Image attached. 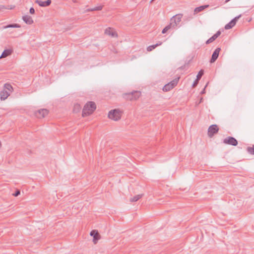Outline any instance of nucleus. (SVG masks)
<instances>
[{
	"label": "nucleus",
	"mask_w": 254,
	"mask_h": 254,
	"mask_svg": "<svg viewBox=\"0 0 254 254\" xmlns=\"http://www.w3.org/2000/svg\"><path fill=\"white\" fill-rule=\"evenodd\" d=\"M223 143L233 146H236L238 144V141L236 139L232 136H228L223 139Z\"/></svg>",
	"instance_id": "nucleus-7"
},
{
	"label": "nucleus",
	"mask_w": 254,
	"mask_h": 254,
	"mask_svg": "<svg viewBox=\"0 0 254 254\" xmlns=\"http://www.w3.org/2000/svg\"><path fill=\"white\" fill-rule=\"evenodd\" d=\"M72 1L74 3H78V0H72Z\"/></svg>",
	"instance_id": "nucleus-35"
},
{
	"label": "nucleus",
	"mask_w": 254,
	"mask_h": 254,
	"mask_svg": "<svg viewBox=\"0 0 254 254\" xmlns=\"http://www.w3.org/2000/svg\"><path fill=\"white\" fill-rule=\"evenodd\" d=\"M179 79H180V77L176 78L174 79V80H173L172 81H171L170 82H169V84H171L173 88L175 86L177 85V84H178V82L179 81Z\"/></svg>",
	"instance_id": "nucleus-22"
},
{
	"label": "nucleus",
	"mask_w": 254,
	"mask_h": 254,
	"mask_svg": "<svg viewBox=\"0 0 254 254\" xmlns=\"http://www.w3.org/2000/svg\"><path fill=\"white\" fill-rule=\"evenodd\" d=\"M102 8H103V6L100 5V6L95 7L94 8H93V11L101 10L102 9Z\"/></svg>",
	"instance_id": "nucleus-29"
},
{
	"label": "nucleus",
	"mask_w": 254,
	"mask_h": 254,
	"mask_svg": "<svg viewBox=\"0 0 254 254\" xmlns=\"http://www.w3.org/2000/svg\"><path fill=\"white\" fill-rule=\"evenodd\" d=\"M96 104L92 101L87 102L82 110V116L85 117L91 115L96 110Z\"/></svg>",
	"instance_id": "nucleus-1"
},
{
	"label": "nucleus",
	"mask_w": 254,
	"mask_h": 254,
	"mask_svg": "<svg viewBox=\"0 0 254 254\" xmlns=\"http://www.w3.org/2000/svg\"><path fill=\"white\" fill-rule=\"evenodd\" d=\"M141 95V92L139 91H133L131 92L123 94V97L127 100H135Z\"/></svg>",
	"instance_id": "nucleus-2"
},
{
	"label": "nucleus",
	"mask_w": 254,
	"mask_h": 254,
	"mask_svg": "<svg viewBox=\"0 0 254 254\" xmlns=\"http://www.w3.org/2000/svg\"><path fill=\"white\" fill-rule=\"evenodd\" d=\"M203 101V98L202 97H201L200 99V100H199V102L198 103V104L201 103Z\"/></svg>",
	"instance_id": "nucleus-36"
},
{
	"label": "nucleus",
	"mask_w": 254,
	"mask_h": 254,
	"mask_svg": "<svg viewBox=\"0 0 254 254\" xmlns=\"http://www.w3.org/2000/svg\"><path fill=\"white\" fill-rule=\"evenodd\" d=\"M22 19L27 24L31 25L34 22L32 17L28 15L23 16Z\"/></svg>",
	"instance_id": "nucleus-14"
},
{
	"label": "nucleus",
	"mask_w": 254,
	"mask_h": 254,
	"mask_svg": "<svg viewBox=\"0 0 254 254\" xmlns=\"http://www.w3.org/2000/svg\"><path fill=\"white\" fill-rule=\"evenodd\" d=\"M80 108V106L79 104H76L74 106L73 111L75 112V110L77 109V111H78Z\"/></svg>",
	"instance_id": "nucleus-27"
},
{
	"label": "nucleus",
	"mask_w": 254,
	"mask_h": 254,
	"mask_svg": "<svg viewBox=\"0 0 254 254\" xmlns=\"http://www.w3.org/2000/svg\"><path fill=\"white\" fill-rule=\"evenodd\" d=\"M10 95V93L6 90H3L0 92V97L1 100H4Z\"/></svg>",
	"instance_id": "nucleus-15"
},
{
	"label": "nucleus",
	"mask_w": 254,
	"mask_h": 254,
	"mask_svg": "<svg viewBox=\"0 0 254 254\" xmlns=\"http://www.w3.org/2000/svg\"><path fill=\"white\" fill-rule=\"evenodd\" d=\"M121 116V112L119 109L112 110L108 113L109 118L115 121L120 120Z\"/></svg>",
	"instance_id": "nucleus-3"
},
{
	"label": "nucleus",
	"mask_w": 254,
	"mask_h": 254,
	"mask_svg": "<svg viewBox=\"0 0 254 254\" xmlns=\"http://www.w3.org/2000/svg\"><path fill=\"white\" fill-rule=\"evenodd\" d=\"M247 151L249 154L254 155V145H253L252 147H248L247 148Z\"/></svg>",
	"instance_id": "nucleus-24"
},
{
	"label": "nucleus",
	"mask_w": 254,
	"mask_h": 254,
	"mask_svg": "<svg viewBox=\"0 0 254 254\" xmlns=\"http://www.w3.org/2000/svg\"><path fill=\"white\" fill-rule=\"evenodd\" d=\"M11 53H12V51L11 50H9V49L4 50L3 51V52H2L1 55L0 56V58H5L7 56L11 55Z\"/></svg>",
	"instance_id": "nucleus-16"
},
{
	"label": "nucleus",
	"mask_w": 254,
	"mask_h": 254,
	"mask_svg": "<svg viewBox=\"0 0 254 254\" xmlns=\"http://www.w3.org/2000/svg\"><path fill=\"white\" fill-rule=\"evenodd\" d=\"M220 51H221L220 48H217L215 49V50L213 52V53L212 55V56H211V58L210 60V63H213L216 61V60L217 59V58L219 56V54Z\"/></svg>",
	"instance_id": "nucleus-10"
},
{
	"label": "nucleus",
	"mask_w": 254,
	"mask_h": 254,
	"mask_svg": "<svg viewBox=\"0 0 254 254\" xmlns=\"http://www.w3.org/2000/svg\"><path fill=\"white\" fill-rule=\"evenodd\" d=\"M20 194V190H16L14 193L12 195L14 196H18Z\"/></svg>",
	"instance_id": "nucleus-28"
},
{
	"label": "nucleus",
	"mask_w": 254,
	"mask_h": 254,
	"mask_svg": "<svg viewBox=\"0 0 254 254\" xmlns=\"http://www.w3.org/2000/svg\"><path fill=\"white\" fill-rule=\"evenodd\" d=\"M207 86V84L205 85L204 88L202 90V91H201L200 93L201 94H204L205 93V88Z\"/></svg>",
	"instance_id": "nucleus-32"
},
{
	"label": "nucleus",
	"mask_w": 254,
	"mask_h": 254,
	"mask_svg": "<svg viewBox=\"0 0 254 254\" xmlns=\"http://www.w3.org/2000/svg\"><path fill=\"white\" fill-rule=\"evenodd\" d=\"M219 128L216 125H211L208 129V135L210 137H212L214 134L218 132Z\"/></svg>",
	"instance_id": "nucleus-5"
},
{
	"label": "nucleus",
	"mask_w": 254,
	"mask_h": 254,
	"mask_svg": "<svg viewBox=\"0 0 254 254\" xmlns=\"http://www.w3.org/2000/svg\"><path fill=\"white\" fill-rule=\"evenodd\" d=\"M198 82H199V80H197V79H196L194 81V82H193V84H192V86L193 87H195V86H197V85L198 84Z\"/></svg>",
	"instance_id": "nucleus-30"
},
{
	"label": "nucleus",
	"mask_w": 254,
	"mask_h": 254,
	"mask_svg": "<svg viewBox=\"0 0 254 254\" xmlns=\"http://www.w3.org/2000/svg\"><path fill=\"white\" fill-rule=\"evenodd\" d=\"M203 74L204 70L203 69L200 70L196 76L197 80H199L201 79L202 75H203Z\"/></svg>",
	"instance_id": "nucleus-25"
},
{
	"label": "nucleus",
	"mask_w": 254,
	"mask_h": 254,
	"mask_svg": "<svg viewBox=\"0 0 254 254\" xmlns=\"http://www.w3.org/2000/svg\"><path fill=\"white\" fill-rule=\"evenodd\" d=\"M230 0H225V3H226V2H228V1H230Z\"/></svg>",
	"instance_id": "nucleus-38"
},
{
	"label": "nucleus",
	"mask_w": 254,
	"mask_h": 254,
	"mask_svg": "<svg viewBox=\"0 0 254 254\" xmlns=\"http://www.w3.org/2000/svg\"><path fill=\"white\" fill-rule=\"evenodd\" d=\"M172 89H173V87L171 84H170L169 83L165 85L163 87V90L165 92L169 91Z\"/></svg>",
	"instance_id": "nucleus-21"
},
{
	"label": "nucleus",
	"mask_w": 254,
	"mask_h": 254,
	"mask_svg": "<svg viewBox=\"0 0 254 254\" xmlns=\"http://www.w3.org/2000/svg\"><path fill=\"white\" fill-rule=\"evenodd\" d=\"M183 15V14L180 13L173 16L171 18V22L170 24L172 26V28L176 29L177 28V25L181 21Z\"/></svg>",
	"instance_id": "nucleus-4"
},
{
	"label": "nucleus",
	"mask_w": 254,
	"mask_h": 254,
	"mask_svg": "<svg viewBox=\"0 0 254 254\" xmlns=\"http://www.w3.org/2000/svg\"><path fill=\"white\" fill-rule=\"evenodd\" d=\"M241 15H239L238 16L235 17L234 18H233L229 23L227 24L225 26V29H230L232 28L233 26H235V25L236 23V22L237 21L238 19L241 17Z\"/></svg>",
	"instance_id": "nucleus-9"
},
{
	"label": "nucleus",
	"mask_w": 254,
	"mask_h": 254,
	"mask_svg": "<svg viewBox=\"0 0 254 254\" xmlns=\"http://www.w3.org/2000/svg\"><path fill=\"white\" fill-rule=\"evenodd\" d=\"M105 34L106 35L111 36L113 37H116L118 36L117 32L114 31L113 29H112V28L110 27H108L105 29Z\"/></svg>",
	"instance_id": "nucleus-13"
},
{
	"label": "nucleus",
	"mask_w": 254,
	"mask_h": 254,
	"mask_svg": "<svg viewBox=\"0 0 254 254\" xmlns=\"http://www.w3.org/2000/svg\"><path fill=\"white\" fill-rule=\"evenodd\" d=\"M90 235L93 237V242L96 244L98 241L100 239L101 236L98 231L96 230H93L90 232Z\"/></svg>",
	"instance_id": "nucleus-8"
},
{
	"label": "nucleus",
	"mask_w": 254,
	"mask_h": 254,
	"mask_svg": "<svg viewBox=\"0 0 254 254\" xmlns=\"http://www.w3.org/2000/svg\"><path fill=\"white\" fill-rule=\"evenodd\" d=\"M172 28V26L170 24L166 26L162 31L163 34H165L170 29Z\"/></svg>",
	"instance_id": "nucleus-26"
},
{
	"label": "nucleus",
	"mask_w": 254,
	"mask_h": 254,
	"mask_svg": "<svg viewBox=\"0 0 254 254\" xmlns=\"http://www.w3.org/2000/svg\"><path fill=\"white\" fill-rule=\"evenodd\" d=\"M93 11V8H88L85 10V12H86Z\"/></svg>",
	"instance_id": "nucleus-33"
},
{
	"label": "nucleus",
	"mask_w": 254,
	"mask_h": 254,
	"mask_svg": "<svg viewBox=\"0 0 254 254\" xmlns=\"http://www.w3.org/2000/svg\"><path fill=\"white\" fill-rule=\"evenodd\" d=\"M185 67H186V65H183V66H182L180 67L179 68V69H185Z\"/></svg>",
	"instance_id": "nucleus-34"
},
{
	"label": "nucleus",
	"mask_w": 254,
	"mask_h": 254,
	"mask_svg": "<svg viewBox=\"0 0 254 254\" xmlns=\"http://www.w3.org/2000/svg\"><path fill=\"white\" fill-rule=\"evenodd\" d=\"M142 195H143L142 194L136 195L133 196V197L130 198V202H136L138 200H139L142 196Z\"/></svg>",
	"instance_id": "nucleus-20"
},
{
	"label": "nucleus",
	"mask_w": 254,
	"mask_h": 254,
	"mask_svg": "<svg viewBox=\"0 0 254 254\" xmlns=\"http://www.w3.org/2000/svg\"><path fill=\"white\" fill-rule=\"evenodd\" d=\"M29 12L31 14H34L35 13V9L33 7H31L29 9Z\"/></svg>",
	"instance_id": "nucleus-31"
},
{
	"label": "nucleus",
	"mask_w": 254,
	"mask_h": 254,
	"mask_svg": "<svg viewBox=\"0 0 254 254\" xmlns=\"http://www.w3.org/2000/svg\"><path fill=\"white\" fill-rule=\"evenodd\" d=\"M208 6H209L208 5H204L200 6L199 7H196L194 9V11L195 13H198L199 12H200V11L203 10L204 9L208 7Z\"/></svg>",
	"instance_id": "nucleus-17"
},
{
	"label": "nucleus",
	"mask_w": 254,
	"mask_h": 254,
	"mask_svg": "<svg viewBox=\"0 0 254 254\" xmlns=\"http://www.w3.org/2000/svg\"><path fill=\"white\" fill-rule=\"evenodd\" d=\"M155 0H151L150 2V3H152Z\"/></svg>",
	"instance_id": "nucleus-37"
},
{
	"label": "nucleus",
	"mask_w": 254,
	"mask_h": 254,
	"mask_svg": "<svg viewBox=\"0 0 254 254\" xmlns=\"http://www.w3.org/2000/svg\"><path fill=\"white\" fill-rule=\"evenodd\" d=\"M21 26L19 24L14 23V24H10L7 25V26H5V28H20Z\"/></svg>",
	"instance_id": "nucleus-23"
},
{
	"label": "nucleus",
	"mask_w": 254,
	"mask_h": 254,
	"mask_svg": "<svg viewBox=\"0 0 254 254\" xmlns=\"http://www.w3.org/2000/svg\"><path fill=\"white\" fill-rule=\"evenodd\" d=\"M35 2L41 7H46L51 4L52 0H47L46 1H43L40 0H36Z\"/></svg>",
	"instance_id": "nucleus-11"
},
{
	"label": "nucleus",
	"mask_w": 254,
	"mask_h": 254,
	"mask_svg": "<svg viewBox=\"0 0 254 254\" xmlns=\"http://www.w3.org/2000/svg\"><path fill=\"white\" fill-rule=\"evenodd\" d=\"M49 113V111L46 109H42L35 112V115L38 118H43Z\"/></svg>",
	"instance_id": "nucleus-6"
},
{
	"label": "nucleus",
	"mask_w": 254,
	"mask_h": 254,
	"mask_svg": "<svg viewBox=\"0 0 254 254\" xmlns=\"http://www.w3.org/2000/svg\"><path fill=\"white\" fill-rule=\"evenodd\" d=\"M3 89L7 90L10 93V92H12V91L13 90V87L10 85V84L6 83L4 84V89Z\"/></svg>",
	"instance_id": "nucleus-18"
},
{
	"label": "nucleus",
	"mask_w": 254,
	"mask_h": 254,
	"mask_svg": "<svg viewBox=\"0 0 254 254\" xmlns=\"http://www.w3.org/2000/svg\"><path fill=\"white\" fill-rule=\"evenodd\" d=\"M161 44H162V42H159V43H157L156 44L149 46L147 48V50L148 52H150V51H152L153 49H154L155 48H156L157 46H160Z\"/></svg>",
	"instance_id": "nucleus-19"
},
{
	"label": "nucleus",
	"mask_w": 254,
	"mask_h": 254,
	"mask_svg": "<svg viewBox=\"0 0 254 254\" xmlns=\"http://www.w3.org/2000/svg\"><path fill=\"white\" fill-rule=\"evenodd\" d=\"M221 33V32L220 30H218L215 34H214L211 37H210L209 39H208L206 41V44H209L211 43H212V42H213L214 40H215L216 39V38L220 35Z\"/></svg>",
	"instance_id": "nucleus-12"
}]
</instances>
